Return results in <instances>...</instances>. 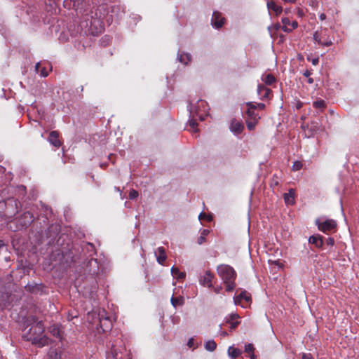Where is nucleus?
<instances>
[{
	"instance_id": "obj_24",
	"label": "nucleus",
	"mask_w": 359,
	"mask_h": 359,
	"mask_svg": "<svg viewBox=\"0 0 359 359\" xmlns=\"http://www.w3.org/2000/svg\"><path fill=\"white\" fill-rule=\"evenodd\" d=\"M262 80L266 85H271L276 81V78L272 74H263L262 76Z\"/></svg>"
},
{
	"instance_id": "obj_25",
	"label": "nucleus",
	"mask_w": 359,
	"mask_h": 359,
	"mask_svg": "<svg viewBox=\"0 0 359 359\" xmlns=\"http://www.w3.org/2000/svg\"><path fill=\"white\" fill-rule=\"evenodd\" d=\"M178 59L180 62L187 65L191 61V57L189 53H180L178 55Z\"/></svg>"
},
{
	"instance_id": "obj_30",
	"label": "nucleus",
	"mask_w": 359,
	"mask_h": 359,
	"mask_svg": "<svg viewBox=\"0 0 359 359\" xmlns=\"http://www.w3.org/2000/svg\"><path fill=\"white\" fill-rule=\"evenodd\" d=\"M238 318H239V316L236 313H233L229 317L226 318V323H230Z\"/></svg>"
},
{
	"instance_id": "obj_15",
	"label": "nucleus",
	"mask_w": 359,
	"mask_h": 359,
	"mask_svg": "<svg viewBox=\"0 0 359 359\" xmlns=\"http://www.w3.org/2000/svg\"><path fill=\"white\" fill-rule=\"evenodd\" d=\"M294 190L291 189L288 193L284 194V201L287 205H293L294 203Z\"/></svg>"
},
{
	"instance_id": "obj_27",
	"label": "nucleus",
	"mask_w": 359,
	"mask_h": 359,
	"mask_svg": "<svg viewBox=\"0 0 359 359\" xmlns=\"http://www.w3.org/2000/svg\"><path fill=\"white\" fill-rule=\"evenodd\" d=\"M209 230L208 229H203L201 232V236L198 238V243L199 245H201L202 243H203L205 241V236H208V234L209 233Z\"/></svg>"
},
{
	"instance_id": "obj_13",
	"label": "nucleus",
	"mask_w": 359,
	"mask_h": 359,
	"mask_svg": "<svg viewBox=\"0 0 359 359\" xmlns=\"http://www.w3.org/2000/svg\"><path fill=\"white\" fill-rule=\"evenodd\" d=\"M244 126L241 121L233 120L230 126V130L235 134L238 135L242 133Z\"/></svg>"
},
{
	"instance_id": "obj_20",
	"label": "nucleus",
	"mask_w": 359,
	"mask_h": 359,
	"mask_svg": "<svg viewBox=\"0 0 359 359\" xmlns=\"http://www.w3.org/2000/svg\"><path fill=\"white\" fill-rule=\"evenodd\" d=\"M242 352L240 349L229 346L228 348V355L231 359H236L241 355Z\"/></svg>"
},
{
	"instance_id": "obj_43",
	"label": "nucleus",
	"mask_w": 359,
	"mask_h": 359,
	"mask_svg": "<svg viewBox=\"0 0 359 359\" xmlns=\"http://www.w3.org/2000/svg\"><path fill=\"white\" fill-rule=\"evenodd\" d=\"M327 242V244L329 245H333L334 243V241L332 238H328L326 241Z\"/></svg>"
},
{
	"instance_id": "obj_58",
	"label": "nucleus",
	"mask_w": 359,
	"mask_h": 359,
	"mask_svg": "<svg viewBox=\"0 0 359 359\" xmlns=\"http://www.w3.org/2000/svg\"><path fill=\"white\" fill-rule=\"evenodd\" d=\"M285 13H289V10L286 9V10L285 11Z\"/></svg>"
},
{
	"instance_id": "obj_31",
	"label": "nucleus",
	"mask_w": 359,
	"mask_h": 359,
	"mask_svg": "<svg viewBox=\"0 0 359 359\" xmlns=\"http://www.w3.org/2000/svg\"><path fill=\"white\" fill-rule=\"evenodd\" d=\"M254 351H255V347H254L253 344H248L245 346V352L252 354L254 353Z\"/></svg>"
},
{
	"instance_id": "obj_37",
	"label": "nucleus",
	"mask_w": 359,
	"mask_h": 359,
	"mask_svg": "<svg viewBox=\"0 0 359 359\" xmlns=\"http://www.w3.org/2000/svg\"><path fill=\"white\" fill-rule=\"evenodd\" d=\"M248 116V118L250 119H252V117L255 116V115H257V114H255L254 112V111L250 109V108H248L247 111H246Z\"/></svg>"
},
{
	"instance_id": "obj_18",
	"label": "nucleus",
	"mask_w": 359,
	"mask_h": 359,
	"mask_svg": "<svg viewBox=\"0 0 359 359\" xmlns=\"http://www.w3.org/2000/svg\"><path fill=\"white\" fill-rule=\"evenodd\" d=\"M267 7L269 10H271L276 13V15H279L283 11L281 6L277 5L274 1H271L267 2Z\"/></svg>"
},
{
	"instance_id": "obj_2",
	"label": "nucleus",
	"mask_w": 359,
	"mask_h": 359,
	"mask_svg": "<svg viewBox=\"0 0 359 359\" xmlns=\"http://www.w3.org/2000/svg\"><path fill=\"white\" fill-rule=\"evenodd\" d=\"M316 224L318 225V229L324 233H327L334 229L337 226V223L333 219H326L321 221L320 219H316Z\"/></svg>"
},
{
	"instance_id": "obj_49",
	"label": "nucleus",
	"mask_w": 359,
	"mask_h": 359,
	"mask_svg": "<svg viewBox=\"0 0 359 359\" xmlns=\"http://www.w3.org/2000/svg\"><path fill=\"white\" fill-rule=\"evenodd\" d=\"M304 74V76H306V77H309V76L311 74V72H310V71L306 70V71H305V72H304V74Z\"/></svg>"
},
{
	"instance_id": "obj_19",
	"label": "nucleus",
	"mask_w": 359,
	"mask_h": 359,
	"mask_svg": "<svg viewBox=\"0 0 359 359\" xmlns=\"http://www.w3.org/2000/svg\"><path fill=\"white\" fill-rule=\"evenodd\" d=\"M259 119V116L258 115H255V116L252 117V119H247L246 124L249 130H252L255 129Z\"/></svg>"
},
{
	"instance_id": "obj_35",
	"label": "nucleus",
	"mask_w": 359,
	"mask_h": 359,
	"mask_svg": "<svg viewBox=\"0 0 359 359\" xmlns=\"http://www.w3.org/2000/svg\"><path fill=\"white\" fill-rule=\"evenodd\" d=\"M199 219H206L208 221H210L211 220V217L210 215H206L205 213L204 212H201L200 215H199V217H198Z\"/></svg>"
},
{
	"instance_id": "obj_34",
	"label": "nucleus",
	"mask_w": 359,
	"mask_h": 359,
	"mask_svg": "<svg viewBox=\"0 0 359 359\" xmlns=\"http://www.w3.org/2000/svg\"><path fill=\"white\" fill-rule=\"evenodd\" d=\"M138 196V192L135 189H131L129 193V198L130 199H135Z\"/></svg>"
},
{
	"instance_id": "obj_51",
	"label": "nucleus",
	"mask_w": 359,
	"mask_h": 359,
	"mask_svg": "<svg viewBox=\"0 0 359 359\" xmlns=\"http://www.w3.org/2000/svg\"><path fill=\"white\" fill-rule=\"evenodd\" d=\"M110 355H111L113 357H114V355H116V351L115 350L111 351V353L108 355V358H109Z\"/></svg>"
},
{
	"instance_id": "obj_6",
	"label": "nucleus",
	"mask_w": 359,
	"mask_h": 359,
	"mask_svg": "<svg viewBox=\"0 0 359 359\" xmlns=\"http://www.w3.org/2000/svg\"><path fill=\"white\" fill-rule=\"evenodd\" d=\"M214 277V275L210 273V271H207L203 275H201L199 278V282L201 285L203 286H206L208 287H212V280Z\"/></svg>"
},
{
	"instance_id": "obj_50",
	"label": "nucleus",
	"mask_w": 359,
	"mask_h": 359,
	"mask_svg": "<svg viewBox=\"0 0 359 359\" xmlns=\"http://www.w3.org/2000/svg\"><path fill=\"white\" fill-rule=\"evenodd\" d=\"M205 102L204 101L200 100L198 102V107H203Z\"/></svg>"
},
{
	"instance_id": "obj_45",
	"label": "nucleus",
	"mask_w": 359,
	"mask_h": 359,
	"mask_svg": "<svg viewBox=\"0 0 359 359\" xmlns=\"http://www.w3.org/2000/svg\"><path fill=\"white\" fill-rule=\"evenodd\" d=\"M187 345L189 347H192L193 345H194V339H190L187 343Z\"/></svg>"
},
{
	"instance_id": "obj_28",
	"label": "nucleus",
	"mask_w": 359,
	"mask_h": 359,
	"mask_svg": "<svg viewBox=\"0 0 359 359\" xmlns=\"http://www.w3.org/2000/svg\"><path fill=\"white\" fill-rule=\"evenodd\" d=\"M217 344L213 340L208 341L205 344V348L207 351H213L215 350Z\"/></svg>"
},
{
	"instance_id": "obj_39",
	"label": "nucleus",
	"mask_w": 359,
	"mask_h": 359,
	"mask_svg": "<svg viewBox=\"0 0 359 359\" xmlns=\"http://www.w3.org/2000/svg\"><path fill=\"white\" fill-rule=\"evenodd\" d=\"M247 106L248 108H250L252 109H255L257 108V104H254L252 102H248Z\"/></svg>"
},
{
	"instance_id": "obj_7",
	"label": "nucleus",
	"mask_w": 359,
	"mask_h": 359,
	"mask_svg": "<svg viewBox=\"0 0 359 359\" xmlns=\"http://www.w3.org/2000/svg\"><path fill=\"white\" fill-rule=\"evenodd\" d=\"M224 18L222 16V14L218 11L213 12L212 16V24L216 28H220L223 25Z\"/></svg>"
},
{
	"instance_id": "obj_3",
	"label": "nucleus",
	"mask_w": 359,
	"mask_h": 359,
	"mask_svg": "<svg viewBox=\"0 0 359 359\" xmlns=\"http://www.w3.org/2000/svg\"><path fill=\"white\" fill-rule=\"evenodd\" d=\"M70 1L73 3V6L77 14L86 16L88 15L87 11L89 6L84 2V0H70Z\"/></svg>"
},
{
	"instance_id": "obj_56",
	"label": "nucleus",
	"mask_w": 359,
	"mask_h": 359,
	"mask_svg": "<svg viewBox=\"0 0 359 359\" xmlns=\"http://www.w3.org/2000/svg\"><path fill=\"white\" fill-rule=\"evenodd\" d=\"M250 359H256V356H255V355L254 354V353H252V354H250Z\"/></svg>"
},
{
	"instance_id": "obj_53",
	"label": "nucleus",
	"mask_w": 359,
	"mask_h": 359,
	"mask_svg": "<svg viewBox=\"0 0 359 359\" xmlns=\"http://www.w3.org/2000/svg\"><path fill=\"white\" fill-rule=\"evenodd\" d=\"M281 27H282V25H280V24H277V25H275V28L277 30L279 29H281Z\"/></svg>"
},
{
	"instance_id": "obj_14",
	"label": "nucleus",
	"mask_w": 359,
	"mask_h": 359,
	"mask_svg": "<svg viewBox=\"0 0 359 359\" xmlns=\"http://www.w3.org/2000/svg\"><path fill=\"white\" fill-rule=\"evenodd\" d=\"M100 324L103 332H107L111 328L112 325L111 321L108 317L105 318H102V317H101L100 318Z\"/></svg>"
},
{
	"instance_id": "obj_42",
	"label": "nucleus",
	"mask_w": 359,
	"mask_h": 359,
	"mask_svg": "<svg viewBox=\"0 0 359 359\" xmlns=\"http://www.w3.org/2000/svg\"><path fill=\"white\" fill-rule=\"evenodd\" d=\"M302 359H313L312 355L310 353H303Z\"/></svg>"
},
{
	"instance_id": "obj_36",
	"label": "nucleus",
	"mask_w": 359,
	"mask_h": 359,
	"mask_svg": "<svg viewBox=\"0 0 359 359\" xmlns=\"http://www.w3.org/2000/svg\"><path fill=\"white\" fill-rule=\"evenodd\" d=\"M248 116V118L250 119H252V117L255 116V115H257V114H255L254 112V111L250 109V108H248L247 111H246Z\"/></svg>"
},
{
	"instance_id": "obj_22",
	"label": "nucleus",
	"mask_w": 359,
	"mask_h": 359,
	"mask_svg": "<svg viewBox=\"0 0 359 359\" xmlns=\"http://www.w3.org/2000/svg\"><path fill=\"white\" fill-rule=\"evenodd\" d=\"M172 305L175 308L177 306H182L184 304V299L182 296L174 297L173 296L170 299Z\"/></svg>"
},
{
	"instance_id": "obj_59",
	"label": "nucleus",
	"mask_w": 359,
	"mask_h": 359,
	"mask_svg": "<svg viewBox=\"0 0 359 359\" xmlns=\"http://www.w3.org/2000/svg\"><path fill=\"white\" fill-rule=\"evenodd\" d=\"M222 334L223 335H226V332H223Z\"/></svg>"
},
{
	"instance_id": "obj_48",
	"label": "nucleus",
	"mask_w": 359,
	"mask_h": 359,
	"mask_svg": "<svg viewBox=\"0 0 359 359\" xmlns=\"http://www.w3.org/2000/svg\"><path fill=\"white\" fill-rule=\"evenodd\" d=\"M221 290H222L221 287H216L214 288V291L217 294L219 293Z\"/></svg>"
},
{
	"instance_id": "obj_1",
	"label": "nucleus",
	"mask_w": 359,
	"mask_h": 359,
	"mask_svg": "<svg viewBox=\"0 0 359 359\" xmlns=\"http://www.w3.org/2000/svg\"><path fill=\"white\" fill-rule=\"evenodd\" d=\"M217 271L226 285V290L227 292L233 291L236 287L235 280L236 278V273L233 267L227 264H221L217 267Z\"/></svg>"
},
{
	"instance_id": "obj_44",
	"label": "nucleus",
	"mask_w": 359,
	"mask_h": 359,
	"mask_svg": "<svg viewBox=\"0 0 359 359\" xmlns=\"http://www.w3.org/2000/svg\"><path fill=\"white\" fill-rule=\"evenodd\" d=\"M332 44V41L331 40H328L326 41H323V43H322V46H330Z\"/></svg>"
},
{
	"instance_id": "obj_4",
	"label": "nucleus",
	"mask_w": 359,
	"mask_h": 359,
	"mask_svg": "<svg viewBox=\"0 0 359 359\" xmlns=\"http://www.w3.org/2000/svg\"><path fill=\"white\" fill-rule=\"evenodd\" d=\"M281 21L283 24L281 29L285 32H290L298 27L297 21H292L291 22L288 18H283Z\"/></svg>"
},
{
	"instance_id": "obj_40",
	"label": "nucleus",
	"mask_w": 359,
	"mask_h": 359,
	"mask_svg": "<svg viewBox=\"0 0 359 359\" xmlns=\"http://www.w3.org/2000/svg\"><path fill=\"white\" fill-rule=\"evenodd\" d=\"M24 217L25 218H28L29 219V221L28 222H32L33 220V216L32 215L31 213H29V212L25 213L24 215Z\"/></svg>"
},
{
	"instance_id": "obj_5",
	"label": "nucleus",
	"mask_w": 359,
	"mask_h": 359,
	"mask_svg": "<svg viewBox=\"0 0 359 359\" xmlns=\"http://www.w3.org/2000/svg\"><path fill=\"white\" fill-rule=\"evenodd\" d=\"M29 340L32 344L38 346L39 347H43L49 344V339L46 336H35L34 334L30 337Z\"/></svg>"
},
{
	"instance_id": "obj_55",
	"label": "nucleus",
	"mask_w": 359,
	"mask_h": 359,
	"mask_svg": "<svg viewBox=\"0 0 359 359\" xmlns=\"http://www.w3.org/2000/svg\"><path fill=\"white\" fill-rule=\"evenodd\" d=\"M308 83L311 84L313 83V79L312 78H309Z\"/></svg>"
},
{
	"instance_id": "obj_12",
	"label": "nucleus",
	"mask_w": 359,
	"mask_h": 359,
	"mask_svg": "<svg viewBox=\"0 0 359 359\" xmlns=\"http://www.w3.org/2000/svg\"><path fill=\"white\" fill-rule=\"evenodd\" d=\"M155 255L158 263L163 264L167 258L165 249L163 247H158L155 252Z\"/></svg>"
},
{
	"instance_id": "obj_38",
	"label": "nucleus",
	"mask_w": 359,
	"mask_h": 359,
	"mask_svg": "<svg viewBox=\"0 0 359 359\" xmlns=\"http://www.w3.org/2000/svg\"><path fill=\"white\" fill-rule=\"evenodd\" d=\"M314 40L319 44L322 46V43H323V41H321L320 37L318 36V34L316 33L313 36Z\"/></svg>"
},
{
	"instance_id": "obj_52",
	"label": "nucleus",
	"mask_w": 359,
	"mask_h": 359,
	"mask_svg": "<svg viewBox=\"0 0 359 359\" xmlns=\"http://www.w3.org/2000/svg\"><path fill=\"white\" fill-rule=\"evenodd\" d=\"M325 18H326V15H325L324 13H321V14L320 15V19L321 20H324Z\"/></svg>"
},
{
	"instance_id": "obj_54",
	"label": "nucleus",
	"mask_w": 359,
	"mask_h": 359,
	"mask_svg": "<svg viewBox=\"0 0 359 359\" xmlns=\"http://www.w3.org/2000/svg\"><path fill=\"white\" fill-rule=\"evenodd\" d=\"M285 2L294 3L296 0H283Z\"/></svg>"
},
{
	"instance_id": "obj_23",
	"label": "nucleus",
	"mask_w": 359,
	"mask_h": 359,
	"mask_svg": "<svg viewBox=\"0 0 359 359\" xmlns=\"http://www.w3.org/2000/svg\"><path fill=\"white\" fill-rule=\"evenodd\" d=\"M171 273L175 278L177 279H183L186 276V273L184 272H181L179 269L176 267H172Z\"/></svg>"
},
{
	"instance_id": "obj_10",
	"label": "nucleus",
	"mask_w": 359,
	"mask_h": 359,
	"mask_svg": "<svg viewBox=\"0 0 359 359\" xmlns=\"http://www.w3.org/2000/svg\"><path fill=\"white\" fill-rule=\"evenodd\" d=\"M48 141L55 147H60L61 146V142L59 140V133L57 131L50 132Z\"/></svg>"
},
{
	"instance_id": "obj_8",
	"label": "nucleus",
	"mask_w": 359,
	"mask_h": 359,
	"mask_svg": "<svg viewBox=\"0 0 359 359\" xmlns=\"http://www.w3.org/2000/svg\"><path fill=\"white\" fill-rule=\"evenodd\" d=\"M250 295L248 294L246 291L241 292L238 296L235 297L233 299L234 304L236 305H241L242 306H244V305L242 304L243 301H245V302L248 303L250 301Z\"/></svg>"
},
{
	"instance_id": "obj_16",
	"label": "nucleus",
	"mask_w": 359,
	"mask_h": 359,
	"mask_svg": "<svg viewBox=\"0 0 359 359\" xmlns=\"http://www.w3.org/2000/svg\"><path fill=\"white\" fill-rule=\"evenodd\" d=\"M49 332L55 337L61 339L62 331L58 325H53L49 327Z\"/></svg>"
},
{
	"instance_id": "obj_47",
	"label": "nucleus",
	"mask_w": 359,
	"mask_h": 359,
	"mask_svg": "<svg viewBox=\"0 0 359 359\" xmlns=\"http://www.w3.org/2000/svg\"><path fill=\"white\" fill-rule=\"evenodd\" d=\"M318 62H319V59H318V58H314V59H313V60H312V61H311V62H312V64H313V65H318Z\"/></svg>"
},
{
	"instance_id": "obj_32",
	"label": "nucleus",
	"mask_w": 359,
	"mask_h": 359,
	"mask_svg": "<svg viewBox=\"0 0 359 359\" xmlns=\"http://www.w3.org/2000/svg\"><path fill=\"white\" fill-rule=\"evenodd\" d=\"M32 329L37 330L39 333H42L43 332V325L41 322H39Z\"/></svg>"
},
{
	"instance_id": "obj_57",
	"label": "nucleus",
	"mask_w": 359,
	"mask_h": 359,
	"mask_svg": "<svg viewBox=\"0 0 359 359\" xmlns=\"http://www.w3.org/2000/svg\"><path fill=\"white\" fill-rule=\"evenodd\" d=\"M4 247V243L2 241H0V248Z\"/></svg>"
},
{
	"instance_id": "obj_11",
	"label": "nucleus",
	"mask_w": 359,
	"mask_h": 359,
	"mask_svg": "<svg viewBox=\"0 0 359 359\" xmlns=\"http://www.w3.org/2000/svg\"><path fill=\"white\" fill-rule=\"evenodd\" d=\"M190 114L192 116V118L189 121V126L195 129V128L197 126L196 121L195 118H198L200 121L204 120V116L202 114H200L199 112L197 110H195L194 111L193 109H190Z\"/></svg>"
},
{
	"instance_id": "obj_9",
	"label": "nucleus",
	"mask_w": 359,
	"mask_h": 359,
	"mask_svg": "<svg viewBox=\"0 0 359 359\" xmlns=\"http://www.w3.org/2000/svg\"><path fill=\"white\" fill-rule=\"evenodd\" d=\"M271 93V90L269 88L262 84L258 85L257 94L259 95L260 99L264 100L269 98Z\"/></svg>"
},
{
	"instance_id": "obj_41",
	"label": "nucleus",
	"mask_w": 359,
	"mask_h": 359,
	"mask_svg": "<svg viewBox=\"0 0 359 359\" xmlns=\"http://www.w3.org/2000/svg\"><path fill=\"white\" fill-rule=\"evenodd\" d=\"M239 323H240L239 321H233V322H231L229 324L231 325L230 327L231 329H235Z\"/></svg>"
},
{
	"instance_id": "obj_29",
	"label": "nucleus",
	"mask_w": 359,
	"mask_h": 359,
	"mask_svg": "<svg viewBox=\"0 0 359 359\" xmlns=\"http://www.w3.org/2000/svg\"><path fill=\"white\" fill-rule=\"evenodd\" d=\"M313 106L318 109H323L325 107V102L323 100L313 102Z\"/></svg>"
},
{
	"instance_id": "obj_33",
	"label": "nucleus",
	"mask_w": 359,
	"mask_h": 359,
	"mask_svg": "<svg viewBox=\"0 0 359 359\" xmlns=\"http://www.w3.org/2000/svg\"><path fill=\"white\" fill-rule=\"evenodd\" d=\"M302 168V163L300 161H295L292 165V170L294 171L299 170Z\"/></svg>"
},
{
	"instance_id": "obj_21",
	"label": "nucleus",
	"mask_w": 359,
	"mask_h": 359,
	"mask_svg": "<svg viewBox=\"0 0 359 359\" xmlns=\"http://www.w3.org/2000/svg\"><path fill=\"white\" fill-rule=\"evenodd\" d=\"M309 241L317 248H320L323 245V240L320 236H312L309 238Z\"/></svg>"
},
{
	"instance_id": "obj_26",
	"label": "nucleus",
	"mask_w": 359,
	"mask_h": 359,
	"mask_svg": "<svg viewBox=\"0 0 359 359\" xmlns=\"http://www.w3.org/2000/svg\"><path fill=\"white\" fill-rule=\"evenodd\" d=\"M35 71L37 73H39L41 76L46 77L48 75V72L46 70L45 67H41L40 62H38L35 65Z\"/></svg>"
},
{
	"instance_id": "obj_46",
	"label": "nucleus",
	"mask_w": 359,
	"mask_h": 359,
	"mask_svg": "<svg viewBox=\"0 0 359 359\" xmlns=\"http://www.w3.org/2000/svg\"><path fill=\"white\" fill-rule=\"evenodd\" d=\"M257 108H259L260 109H264L265 108V104L263 103H258Z\"/></svg>"
},
{
	"instance_id": "obj_17",
	"label": "nucleus",
	"mask_w": 359,
	"mask_h": 359,
	"mask_svg": "<svg viewBox=\"0 0 359 359\" xmlns=\"http://www.w3.org/2000/svg\"><path fill=\"white\" fill-rule=\"evenodd\" d=\"M61 350L58 348H50L48 353V359H61Z\"/></svg>"
}]
</instances>
